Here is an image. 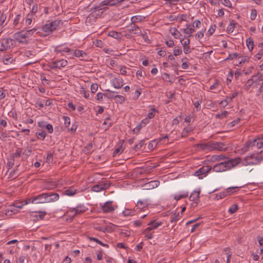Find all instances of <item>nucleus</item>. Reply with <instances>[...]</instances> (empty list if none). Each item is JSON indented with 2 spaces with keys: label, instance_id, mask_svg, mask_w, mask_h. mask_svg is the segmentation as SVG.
I'll list each match as a JSON object with an SVG mask.
<instances>
[{
  "label": "nucleus",
  "instance_id": "f257e3e1",
  "mask_svg": "<svg viewBox=\"0 0 263 263\" xmlns=\"http://www.w3.org/2000/svg\"><path fill=\"white\" fill-rule=\"evenodd\" d=\"M240 163V158L231 159L224 162H220L215 164L213 170L215 172H222L236 166Z\"/></svg>",
  "mask_w": 263,
  "mask_h": 263
},
{
  "label": "nucleus",
  "instance_id": "f03ea898",
  "mask_svg": "<svg viewBox=\"0 0 263 263\" xmlns=\"http://www.w3.org/2000/svg\"><path fill=\"white\" fill-rule=\"evenodd\" d=\"M59 197L57 193H44L34 196V200H35V204H40L56 201Z\"/></svg>",
  "mask_w": 263,
  "mask_h": 263
},
{
  "label": "nucleus",
  "instance_id": "7ed1b4c3",
  "mask_svg": "<svg viewBox=\"0 0 263 263\" xmlns=\"http://www.w3.org/2000/svg\"><path fill=\"white\" fill-rule=\"evenodd\" d=\"M263 160V157L259 153H253L247 156L245 159L240 161L243 166L253 165L259 164Z\"/></svg>",
  "mask_w": 263,
  "mask_h": 263
},
{
  "label": "nucleus",
  "instance_id": "20e7f679",
  "mask_svg": "<svg viewBox=\"0 0 263 263\" xmlns=\"http://www.w3.org/2000/svg\"><path fill=\"white\" fill-rule=\"evenodd\" d=\"M62 25V22L60 20H56L44 25L42 27V30L45 32L44 36H46L51 33L54 30Z\"/></svg>",
  "mask_w": 263,
  "mask_h": 263
},
{
  "label": "nucleus",
  "instance_id": "39448f33",
  "mask_svg": "<svg viewBox=\"0 0 263 263\" xmlns=\"http://www.w3.org/2000/svg\"><path fill=\"white\" fill-rule=\"evenodd\" d=\"M36 30V28H34L30 30H22L14 34V39L19 43H23L24 40L31 36Z\"/></svg>",
  "mask_w": 263,
  "mask_h": 263
},
{
  "label": "nucleus",
  "instance_id": "423d86ee",
  "mask_svg": "<svg viewBox=\"0 0 263 263\" xmlns=\"http://www.w3.org/2000/svg\"><path fill=\"white\" fill-rule=\"evenodd\" d=\"M121 2L122 0H104L100 4L95 5L94 9L96 10L105 9L107 8V6H113Z\"/></svg>",
  "mask_w": 263,
  "mask_h": 263
},
{
  "label": "nucleus",
  "instance_id": "0eeeda50",
  "mask_svg": "<svg viewBox=\"0 0 263 263\" xmlns=\"http://www.w3.org/2000/svg\"><path fill=\"white\" fill-rule=\"evenodd\" d=\"M87 210V208L83 205H78L75 208H69V209L67 211V213H70V215H71L72 217L74 216L82 214L85 212Z\"/></svg>",
  "mask_w": 263,
  "mask_h": 263
},
{
  "label": "nucleus",
  "instance_id": "6e6552de",
  "mask_svg": "<svg viewBox=\"0 0 263 263\" xmlns=\"http://www.w3.org/2000/svg\"><path fill=\"white\" fill-rule=\"evenodd\" d=\"M109 185V183L107 181H101L98 184L93 185L91 188V191L99 192L108 188Z\"/></svg>",
  "mask_w": 263,
  "mask_h": 263
},
{
  "label": "nucleus",
  "instance_id": "1a4fd4ad",
  "mask_svg": "<svg viewBox=\"0 0 263 263\" xmlns=\"http://www.w3.org/2000/svg\"><path fill=\"white\" fill-rule=\"evenodd\" d=\"M211 151L218 150L226 151L227 149L226 145L223 142H211Z\"/></svg>",
  "mask_w": 263,
  "mask_h": 263
},
{
  "label": "nucleus",
  "instance_id": "9d476101",
  "mask_svg": "<svg viewBox=\"0 0 263 263\" xmlns=\"http://www.w3.org/2000/svg\"><path fill=\"white\" fill-rule=\"evenodd\" d=\"M212 169V167L210 166H204L200 168L195 173V175L197 176H199V178H201L200 177V175H206V174L209 173Z\"/></svg>",
  "mask_w": 263,
  "mask_h": 263
},
{
  "label": "nucleus",
  "instance_id": "9b49d317",
  "mask_svg": "<svg viewBox=\"0 0 263 263\" xmlns=\"http://www.w3.org/2000/svg\"><path fill=\"white\" fill-rule=\"evenodd\" d=\"M161 224L162 222H161L156 221V220H152L148 224L149 227L145 229V230L144 231V233H147L149 232L151 230L156 229Z\"/></svg>",
  "mask_w": 263,
  "mask_h": 263
},
{
  "label": "nucleus",
  "instance_id": "f8f14e48",
  "mask_svg": "<svg viewBox=\"0 0 263 263\" xmlns=\"http://www.w3.org/2000/svg\"><path fill=\"white\" fill-rule=\"evenodd\" d=\"M123 80L120 77L115 78L111 80L113 86L117 89L121 88L123 86Z\"/></svg>",
  "mask_w": 263,
  "mask_h": 263
},
{
  "label": "nucleus",
  "instance_id": "ddd939ff",
  "mask_svg": "<svg viewBox=\"0 0 263 263\" xmlns=\"http://www.w3.org/2000/svg\"><path fill=\"white\" fill-rule=\"evenodd\" d=\"M102 210L105 213H109L115 210L114 207L112 206V201H107L102 207Z\"/></svg>",
  "mask_w": 263,
  "mask_h": 263
},
{
  "label": "nucleus",
  "instance_id": "4468645a",
  "mask_svg": "<svg viewBox=\"0 0 263 263\" xmlns=\"http://www.w3.org/2000/svg\"><path fill=\"white\" fill-rule=\"evenodd\" d=\"M129 32L130 33L139 35L140 33H141V30L140 28L135 24H130V28L129 29Z\"/></svg>",
  "mask_w": 263,
  "mask_h": 263
},
{
  "label": "nucleus",
  "instance_id": "2eb2a0df",
  "mask_svg": "<svg viewBox=\"0 0 263 263\" xmlns=\"http://www.w3.org/2000/svg\"><path fill=\"white\" fill-rule=\"evenodd\" d=\"M72 51V50H71L70 48H69L67 47L62 48L61 46H57L54 49V51L57 53H63V52L70 53Z\"/></svg>",
  "mask_w": 263,
  "mask_h": 263
},
{
  "label": "nucleus",
  "instance_id": "dca6fc26",
  "mask_svg": "<svg viewBox=\"0 0 263 263\" xmlns=\"http://www.w3.org/2000/svg\"><path fill=\"white\" fill-rule=\"evenodd\" d=\"M148 205L149 203L146 201L139 200L136 205L137 209H139L140 211H144V209L147 208Z\"/></svg>",
  "mask_w": 263,
  "mask_h": 263
},
{
  "label": "nucleus",
  "instance_id": "f3484780",
  "mask_svg": "<svg viewBox=\"0 0 263 263\" xmlns=\"http://www.w3.org/2000/svg\"><path fill=\"white\" fill-rule=\"evenodd\" d=\"M200 191H194L193 192L190 196V200L191 201H195L194 203L197 205L198 203V199L199 198Z\"/></svg>",
  "mask_w": 263,
  "mask_h": 263
},
{
  "label": "nucleus",
  "instance_id": "a211bd4d",
  "mask_svg": "<svg viewBox=\"0 0 263 263\" xmlns=\"http://www.w3.org/2000/svg\"><path fill=\"white\" fill-rule=\"evenodd\" d=\"M198 147L202 151H211V142H209L206 143L199 144Z\"/></svg>",
  "mask_w": 263,
  "mask_h": 263
},
{
  "label": "nucleus",
  "instance_id": "6ab92c4d",
  "mask_svg": "<svg viewBox=\"0 0 263 263\" xmlns=\"http://www.w3.org/2000/svg\"><path fill=\"white\" fill-rule=\"evenodd\" d=\"M72 55L82 59L85 58L87 56V54L84 51L80 50H74Z\"/></svg>",
  "mask_w": 263,
  "mask_h": 263
},
{
  "label": "nucleus",
  "instance_id": "aec40b11",
  "mask_svg": "<svg viewBox=\"0 0 263 263\" xmlns=\"http://www.w3.org/2000/svg\"><path fill=\"white\" fill-rule=\"evenodd\" d=\"M145 19V17L141 15H135L131 18L132 24H135L143 21Z\"/></svg>",
  "mask_w": 263,
  "mask_h": 263
},
{
  "label": "nucleus",
  "instance_id": "412c9836",
  "mask_svg": "<svg viewBox=\"0 0 263 263\" xmlns=\"http://www.w3.org/2000/svg\"><path fill=\"white\" fill-rule=\"evenodd\" d=\"M77 193V190L73 186H70L64 191V194L67 196H73Z\"/></svg>",
  "mask_w": 263,
  "mask_h": 263
},
{
  "label": "nucleus",
  "instance_id": "4be33fe9",
  "mask_svg": "<svg viewBox=\"0 0 263 263\" xmlns=\"http://www.w3.org/2000/svg\"><path fill=\"white\" fill-rule=\"evenodd\" d=\"M256 140L255 139H254L253 140H249L248 141L245 145V146L243 147V149L245 151H247L248 148L250 147H253L254 146H256Z\"/></svg>",
  "mask_w": 263,
  "mask_h": 263
},
{
  "label": "nucleus",
  "instance_id": "5701e85b",
  "mask_svg": "<svg viewBox=\"0 0 263 263\" xmlns=\"http://www.w3.org/2000/svg\"><path fill=\"white\" fill-rule=\"evenodd\" d=\"M14 61L13 58L8 55H5L3 58V62L5 65H10L12 64Z\"/></svg>",
  "mask_w": 263,
  "mask_h": 263
},
{
  "label": "nucleus",
  "instance_id": "b1692460",
  "mask_svg": "<svg viewBox=\"0 0 263 263\" xmlns=\"http://www.w3.org/2000/svg\"><path fill=\"white\" fill-rule=\"evenodd\" d=\"M186 28L183 29L182 30L184 33L190 34L189 36H190L192 33L195 31V30L193 28L190 27V25L189 24H186Z\"/></svg>",
  "mask_w": 263,
  "mask_h": 263
},
{
  "label": "nucleus",
  "instance_id": "393cba45",
  "mask_svg": "<svg viewBox=\"0 0 263 263\" xmlns=\"http://www.w3.org/2000/svg\"><path fill=\"white\" fill-rule=\"evenodd\" d=\"M247 46L250 51H252L254 48V42L252 38L249 37L246 40Z\"/></svg>",
  "mask_w": 263,
  "mask_h": 263
},
{
  "label": "nucleus",
  "instance_id": "a878e982",
  "mask_svg": "<svg viewBox=\"0 0 263 263\" xmlns=\"http://www.w3.org/2000/svg\"><path fill=\"white\" fill-rule=\"evenodd\" d=\"M116 103L122 104L125 101V98L121 95L115 96L114 99Z\"/></svg>",
  "mask_w": 263,
  "mask_h": 263
},
{
  "label": "nucleus",
  "instance_id": "bb28decb",
  "mask_svg": "<svg viewBox=\"0 0 263 263\" xmlns=\"http://www.w3.org/2000/svg\"><path fill=\"white\" fill-rule=\"evenodd\" d=\"M212 158L213 160L218 161H221L222 160H224L227 158L226 156H224V155H222V154L215 155H213Z\"/></svg>",
  "mask_w": 263,
  "mask_h": 263
},
{
  "label": "nucleus",
  "instance_id": "cd10ccee",
  "mask_svg": "<svg viewBox=\"0 0 263 263\" xmlns=\"http://www.w3.org/2000/svg\"><path fill=\"white\" fill-rule=\"evenodd\" d=\"M251 78L256 85L259 82V81L261 80V74L260 73H258L256 75L252 76Z\"/></svg>",
  "mask_w": 263,
  "mask_h": 263
},
{
  "label": "nucleus",
  "instance_id": "c85d7f7f",
  "mask_svg": "<svg viewBox=\"0 0 263 263\" xmlns=\"http://www.w3.org/2000/svg\"><path fill=\"white\" fill-rule=\"evenodd\" d=\"M189 15L186 14H179L178 22L181 23L182 21H187V20L189 18Z\"/></svg>",
  "mask_w": 263,
  "mask_h": 263
},
{
  "label": "nucleus",
  "instance_id": "c756f323",
  "mask_svg": "<svg viewBox=\"0 0 263 263\" xmlns=\"http://www.w3.org/2000/svg\"><path fill=\"white\" fill-rule=\"evenodd\" d=\"M108 34L110 36H111L116 39H120L121 36V33L116 32L115 31H110Z\"/></svg>",
  "mask_w": 263,
  "mask_h": 263
},
{
  "label": "nucleus",
  "instance_id": "7c9ffc66",
  "mask_svg": "<svg viewBox=\"0 0 263 263\" xmlns=\"http://www.w3.org/2000/svg\"><path fill=\"white\" fill-rule=\"evenodd\" d=\"M21 149L20 148H17L15 151V152L11 155L10 157L15 159V158H19L21 157Z\"/></svg>",
  "mask_w": 263,
  "mask_h": 263
},
{
  "label": "nucleus",
  "instance_id": "2f4dec72",
  "mask_svg": "<svg viewBox=\"0 0 263 263\" xmlns=\"http://www.w3.org/2000/svg\"><path fill=\"white\" fill-rule=\"evenodd\" d=\"M7 15L6 14L2 13L0 16V26H4L6 25L7 23H5V21L6 20Z\"/></svg>",
  "mask_w": 263,
  "mask_h": 263
},
{
  "label": "nucleus",
  "instance_id": "473e14b6",
  "mask_svg": "<svg viewBox=\"0 0 263 263\" xmlns=\"http://www.w3.org/2000/svg\"><path fill=\"white\" fill-rule=\"evenodd\" d=\"M192 130L193 129L192 127H185L181 133V137H186L188 135V133L192 132Z\"/></svg>",
  "mask_w": 263,
  "mask_h": 263
},
{
  "label": "nucleus",
  "instance_id": "72a5a7b5",
  "mask_svg": "<svg viewBox=\"0 0 263 263\" xmlns=\"http://www.w3.org/2000/svg\"><path fill=\"white\" fill-rule=\"evenodd\" d=\"M139 35H141L142 37L143 40H144V42L147 44H150L151 41L149 40L148 37V35L147 34V33L146 32H142L141 33L139 34Z\"/></svg>",
  "mask_w": 263,
  "mask_h": 263
},
{
  "label": "nucleus",
  "instance_id": "f704fd0d",
  "mask_svg": "<svg viewBox=\"0 0 263 263\" xmlns=\"http://www.w3.org/2000/svg\"><path fill=\"white\" fill-rule=\"evenodd\" d=\"M14 161L15 159L10 157V158L8 159V162L7 164V166L8 169L11 168L14 166Z\"/></svg>",
  "mask_w": 263,
  "mask_h": 263
},
{
  "label": "nucleus",
  "instance_id": "c9c22d12",
  "mask_svg": "<svg viewBox=\"0 0 263 263\" xmlns=\"http://www.w3.org/2000/svg\"><path fill=\"white\" fill-rule=\"evenodd\" d=\"M68 64V62L66 60H61L58 61V66H59V68H61L62 67H64L66 66Z\"/></svg>",
  "mask_w": 263,
  "mask_h": 263
},
{
  "label": "nucleus",
  "instance_id": "e433bc0d",
  "mask_svg": "<svg viewBox=\"0 0 263 263\" xmlns=\"http://www.w3.org/2000/svg\"><path fill=\"white\" fill-rule=\"evenodd\" d=\"M238 205L237 204H234L229 208L228 211L230 214H232L235 213L238 210Z\"/></svg>",
  "mask_w": 263,
  "mask_h": 263
},
{
  "label": "nucleus",
  "instance_id": "4c0bfd02",
  "mask_svg": "<svg viewBox=\"0 0 263 263\" xmlns=\"http://www.w3.org/2000/svg\"><path fill=\"white\" fill-rule=\"evenodd\" d=\"M157 112V110L155 108H152L151 109V111L148 113L147 118L149 119L153 118L155 117V112Z\"/></svg>",
  "mask_w": 263,
  "mask_h": 263
},
{
  "label": "nucleus",
  "instance_id": "58836bf2",
  "mask_svg": "<svg viewBox=\"0 0 263 263\" xmlns=\"http://www.w3.org/2000/svg\"><path fill=\"white\" fill-rule=\"evenodd\" d=\"M32 21V14H28L27 15L25 19V24L26 25H29L31 24Z\"/></svg>",
  "mask_w": 263,
  "mask_h": 263
},
{
  "label": "nucleus",
  "instance_id": "ea45409f",
  "mask_svg": "<svg viewBox=\"0 0 263 263\" xmlns=\"http://www.w3.org/2000/svg\"><path fill=\"white\" fill-rule=\"evenodd\" d=\"M80 92L81 94H82L83 95V96L87 99L89 98V91H86L84 88L83 87H81V89L80 90Z\"/></svg>",
  "mask_w": 263,
  "mask_h": 263
},
{
  "label": "nucleus",
  "instance_id": "a19ab883",
  "mask_svg": "<svg viewBox=\"0 0 263 263\" xmlns=\"http://www.w3.org/2000/svg\"><path fill=\"white\" fill-rule=\"evenodd\" d=\"M37 137L39 139H40L42 140H43L46 136V133L45 132H39L36 133Z\"/></svg>",
  "mask_w": 263,
  "mask_h": 263
},
{
  "label": "nucleus",
  "instance_id": "79ce46f5",
  "mask_svg": "<svg viewBox=\"0 0 263 263\" xmlns=\"http://www.w3.org/2000/svg\"><path fill=\"white\" fill-rule=\"evenodd\" d=\"M107 92L105 93V97H106L108 99H114L115 96L112 93H115V91H111L109 90H107Z\"/></svg>",
  "mask_w": 263,
  "mask_h": 263
},
{
  "label": "nucleus",
  "instance_id": "37998d69",
  "mask_svg": "<svg viewBox=\"0 0 263 263\" xmlns=\"http://www.w3.org/2000/svg\"><path fill=\"white\" fill-rule=\"evenodd\" d=\"M248 60L249 58L247 57H239L237 58V61L239 65L245 63L246 61H248Z\"/></svg>",
  "mask_w": 263,
  "mask_h": 263
},
{
  "label": "nucleus",
  "instance_id": "c03bdc74",
  "mask_svg": "<svg viewBox=\"0 0 263 263\" xmlns=\"http://www.w3.org/2000/svg\"><path fill=\"white\" fill-rule=\"evenodd\" d=\"M46 214V212H38L37 215H36L35 216L36 217L37 220H42L44 218Z\"/></svg>",
  "mask_w": 263,
  "mask_h": 263
},
{
  "label": "nucleus",
  "instance_id": "a18cd8bd",
  "mask_svg": "<svg viewBox=\"0 0 263 263\" xmlns=\"http://www.w3.org/2000/svg\"><path fill=\"white\" fill-rule=\"evenodd\" d=\"M63 118L64 120L65 126L67 128V129H68V128L69 127V126L70 125V119L68 117L63 116Z\"/></svg>",
  "mask_w": 263,
  "mask_h": 263
},
{
  "label": "nucleus",
  "instance_id": "49530a36",
  "mask_svg": "<svg viewBox=\"0 0 263 263\" xmlns=\"http://www.w3.org/2000/svg\"><path fill=\"white\" fill-rule=\"evenodd\" d=\"M148 184L149 185V187H151L152 188L156 187L159 185V181H158L157 180L152 181L149 182L148 183Z\"/></svg>",
  "mask_w": 263,
  "mask_h": 263
},
{
  "label": "nucleus",
  "instance_id": "de8ad7c7",
  "mask_svg": "<svg viewBox=\"0 0 263 263\" xmlns=\"http://www.w3.org/2000/svg\"><path fill=\"white\" fill-rule=\"evenodd\" d=\"M255 140H256V146L259 148H263V142L261 141L262 139L258 137V138L255 139Z\"/></svg>",
  "mask_w": 263,
  "mask_h": 263
},
{
  "label": "nucleus",
  "instance_id": "09e8293b",
  "mask_svg": "<svg viewBox=\"0 0 263 263\" xmlns=\"http://www.w3.org/2000/svg\"><path fill=\"white\" fill-rule=\"evenodd\" d=\"M256 87H259L258 91L259 92H261L263 90V79H261V80L259 81V82L256 84L255 86Z\"/></svg>",
  "mask_w": 263,
  "mask_h": 263
},
{
  "label": "nucleus",
  "instance_id": "8fccbe9b",
  "mask_svg": "<svg viewBox=\"0 0 263 263\" xmlns=\"http://www.w3.org/2000/svg\"><path fill=\"white\" fill-rule=\"evenodd\" d=\"M135 211H136V210L133 211L131 210L126 209L125 210L123 211L122 214L124 215V216H128L133 215L134 212Z\"/></svg>",
  "mask_w": 263,
  "mask_h": 263
},
{
  "label": "nucleus",
  "instance_id": "3c124183",
  "mask_svg": "<svg viewBox=\"0 0 263 263\" xmlns=\"http://www.w3.org/2000/svg\"><path fill=\"white\" fill-rule=\"evenodd\" d=\"M255 84L254 83V82H253L251 78L247 81V83L246 84V86L248 89H249L250 87H255Z\"/></svg>",
  "mask_w": 263,
  "mask_h": 263
},
{
  "label": "nucleus",
  "instance_id": "603ef678",
  "mask_svg": "<svg viewBox=\"0 0 263 263\" xmlns=\"http://www.w3.org/2000/svg\"><path fill=\"white\" fill-rule=\"evenodd\" d=\"M188 196L187 193L183 194L182 195H176L174 196V199L177 201L179 200L182 198L186 197Z\"/></svg>",
  "mask_w": 263,
  "mask_h": 263
},
{
  "label": "nucleus",
  "instance_id": "864d4df0",
  "mask_svg": "<svg viewBox=\"0 0 263 263\" xmlns=\"http://www.w3.org/2000/svg\"><path fill=\"white\" fill-rule=\"evenodd\" d=\"M24 201H16L14 203L13 205L15 207L17 208L21 209L23 208L24 205H25V204H24Z\"/></svg>",
  "mask_w": 263,
  "mask_h": 263
},
{
  "label": "nucleus",
  "instance_id": "5fc2aeb1",
  "mask_svg": "<svg viewBox=\"0 0 263 263\" xmlns=\"http://www.w3.org/2000/svg\"><path fill=\"white\" fill-rule=\"evenodd\" d=\"M24 204L26 205L28 203H32L35 204V200H34V197L28 198L25 200H24Z\"/></svg>",
  "mask_w": 263,
  "mask_h": 263
},
{
  "label": "nucleus",
  "instance_id": "6e6d98bb",
  "mask_svg": "<svg viewBox=\"0 0 263 263\" xmlns=\"http://www.w3.org/2000/svg\"><path fill=\"white\" fill-rule=\"evenodd\" d=\"M235 28V24L233 23H231L227 27V31L228 33H232Z\"/></svg>",
  "mask_w": 263,
  "mask_h": 263
},
{
  "label": "nucleus",
  "instance_id": "4d7b16f0",
  "mask_svg": "<svg viewBox=\"0 0 263 263\" xmlns=\"http://www.w3.org/2000/svg\"><path fill=\"white\" fill-rule=\"evenodd\" d=\"M230 102H229V97H227L226 99L220 101V102L219 103V104L223 107H225V106H227L228 105V104Z\"/></svg>",
  "mask_w": 263,
  "mask_h": 263
},
{
  "label": "nucleus",
  "instance_id": "13d9d810",
  "mask_svg": "<svg viewBox=\"0 0 263 263\" xmlns=\"http://www.w3.org/2000/svg\"><path fill=\"white\" fill-rule=\"evenodd\" d=\"M257 16V11L255 9H252L250 14V18L251 20H254Z\"/></svg>",
  "mask_w": 263,
  "mask_h": 263
},
{
  "label": "nucleus",
  "instance_id": "bf43d9fd",
  "mask_svg": "<svg viewBox=\"0 0 263 263\" xmlns=\"http://www.w3.org/2000/svg\"><path fill=\"white\" fill-rule=\"evenodd\" d=\"M53 161V155L51 153H48L47 154L46 158V162L48 163H50Z\"/></svg>",
  "mask_w": 263,
  "mask_h": 263
},
{
  "label": "nucleus",
  "instance_id": "052dcab7",
  "mask_svg": "<svg viewBox=\"0 0 263 263\" xmlns=\"http://www.w3.org/2000/svg\"><path fill=\"white\" fill-rule=\"evenodd\" d=\"M149 119L148 118H146L142 120L140 124V126L141 127H142L144 126H145L147 123L149 122Z\"/></svg>",
  "mask_w": 263,
  "mask_h": 263
},
{
  "label": "nucleus",
  "instance_id": "680f3d73",
  "mask_svg": "<svg viewBox=\"0 0 263 263\" xmlns=\"http://www.w3.org/2000/svg\"><path fill=\"white\" fill-rule=\"evenodd\" d=\"M144 141L141 140L138 144L135 145L134 149L135 151H139L141 148L142 147L143 145L144 144Z\"/></svg>",
  "mask_w": 263,
  "mask_h": 263
},
{
  "label": "nucleus",
  "instance_id": "e2e57ef3",
  "mask_svg": "<svg viewBox=\"0 0 263 263\" xmlns=\"http://www.w3.org/2000/svg\"><path fill=\"white\" fill-rule=\"evenodd\" d=\"M179 214L178 213L177 214H174L172 215L171 216V222H175L179 219Z\"/></svg>",
  "mask_w": 263,
  "mask_h": 263
},
{
  "label": "nucleus",
  "instance_id": "0e129e2a",
  "mask_svg": "<svg viewBox=\"0 0 263 263\" xmlns=\"http://www.w3.org/2000/svg\"><path fill=\"white\" fill-rule=\"evenodd\" d=\"M98 89V85L97 83H93L91 85L90 89L92 93H95Z\"/></svg>",
  "mask_w": 263,
  "mask_h": 263
},
{
  "label": "nucleus",
  "instance_id": "69168bd1",
  "mask_svg": "<svg viewBox=\"0 0 263 263\" xmlns=\"http://www.w3.org/2000/svg\"><path fill=\"white\" fill-rule=\"evenodd\" d=\"M201 22L198 20H196L195 21H194V22L193 23L192 26L193 27H196V28H199L201 27Z\"/></svg>",
  "mask_w": 263,
  "mask_h": 263
},
{
  "label": "nucleus",
  "instance_id": "338daca9",
  "mask_svg": "<svg viewBox=\"0 0 263 263\" xmlns=\"http://www.w3.org/2000/svg\"><path fill=\"white\" fill-rule=\"evenodd\" d=\"M227 196H228L227 192H226V191H223V192L217 194L216 195V198H217L218 199H222V198H223L224 197H226Z\"/></svg>",
  "mask_w": 263,
  "mask_h": 263
},
{
  "label": "nucleus",
  "instance_id": "774afa93",
  "mask_svg": "<svg viewBox=\"0 0 263 263\" xmlns=\"http://www.w3.org/2000/svg\"><path fill=\"white\" fill-rule=\"evenodd\" d=\"M263 54V50L260 49L257 53L255 55V58L256 60H260Z\"/></svg>",
  "mask_w": 263,
  "mask_h": 263
}]
</instances>
